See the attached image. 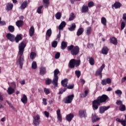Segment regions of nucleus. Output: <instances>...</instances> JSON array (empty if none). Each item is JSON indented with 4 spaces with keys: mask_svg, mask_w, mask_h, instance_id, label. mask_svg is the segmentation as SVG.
<instances>
[{
    "mask_svg": "<svg viewBox=\"0 0 126 126\" xmlns=\"http://www.w3.org/2000/svg\"><path fill=\"white\" fill-rule=\"evenodd\" d=\"M26 45L27 44L26 43H25V41H22L19 44L18 55H19L20 56L18 59V62L20 65V67L21 69H22L23 67V63H24V62H25L23 54H24V51H25Z\"/></svg>",
    "mask_w": 126,
    "mask_h": 126,
    "instance_id": "1",
    "label": "nucleus"
},
{
    "mask_svg": "<svg viewBox=\"0 0 126 126\" xmlns=\"http://www.w3.org/2000/svg\"><path fill=\"white\" fill-rule=\"evenodd\" d=\"M108 99H109V97L106 94H102L97 97V99L93 101V110H98L99 106H100L102 103H106Z\"/></svg>",
    "mask_w": 126,
    "mask_h": 126,
    "instance_id": "2",
    "label": "nucleus"
},
{
    "mask_svg": "<svg viewBox=\"0 0 126 126\" xmlns=\"http://www.w3.org/2000/svg\"><path fill=\"white\" fill-rule=\"evenodd\" d=\"M68 51H71V54L75 57L79 54V47L78 46H75L71 45L67 47Z\"/></svg>",
    "mask_w": 126,
    "mask_h": 126,
    "instance_id": "3",
    "label": "nucleus"
},
{
    "mask_svg": "<svg viewBox=\"0 0 126 126\" xmlns=\"http://www.w3.org/2000/svg\"><path fill=\"white\" fill-rule=\"evenodd\" d=\"M81 61L80 60H77L75 59H71L70 60L68 64V66L70 68H74V67H78L80 65Z\"/></svg>",
    "mask_w": 126,
    "mask_h": 126,
    "instance_id": "4",
    "label": "nucleus"
},
{
    "mask_svg": "<svg viewBox=\"0 0 126 126\" xmlns=\"http://www.w3.org/2000/svg\"><path fill=\"white\" fill-rule=\"evenodd\" d=\"M60 73H61V72L59 69H56L54 70V78L52 82L53 85L56 87L58 86V81H59V76H58V74H60Z\"/></svg>",
    "mask_w": 126,
    "mask_h": 126,
    "instance_id": "5",
    "label": "nucleus"
},
{
    "mask_svg": "<svg viewBox=\"0 0 126 126\" xmlns=\"http://www.w3.org/2000/svg\"><path fill=\"white\" fill-rule=\"evenodd\" d=\"M105 66L106 65L105 64H102V65L99 67L95 72V75L97 76V75L100 76L101 78H102V72L103 71V69L105 68Z\"/></svg>",
    "mask_w": 126,
    "mask_h": 126,
    "instance_id": "6",
    "label": "nucleus"
},
{
    "mask_svg": "<svg viewBox=\"0 0 126 126\" xmlns=\"http://www.w3.org/2000/svg\"><path fill=\"white\" fill-rule=\"evenodd\" d=\"M73 98H74V94H73L67 96V97H65L64 103L65 104H70L72 102Z\"/></svg>",
    "mask_w": 126,
    "mask_h": 126,
    "instance_id": "7",
    "label": "nucleus"
},
{
    "mask_svg": "<svg viewBox=\"0 0 126 126\" xmlns=\"http://www.w3.org/2000/svg\"><path fill=\"white\" fill-rule=\"evenodd\" d=\"M40 123H41V121H40V116L37 114L33 117V124L34 126H37L40 125Z\"/></svg>",
    "mask_w": 126,
    "mask_h": 126,
    "instance_id": "8",
    "label": "nucleus"
},
{
    "mask_svg": "<svg viewBox=\"0 0 126 126\" xmlns=\"http://www.w3.org/2000/svg\"><path fill=\"white\" fill-rule=\"evenodd\" d=\"M110 108H111L110 106H100L99 107V113L100 114H104V113H105V111L109 110V109H110Z\"/></svg>",
    "mask_w": 126,
    "mask_h": 126,
    "instance_id": "9",
    "label": "nucleus"
},
{
    "mask_svg": "<svg viewBox=\"0 0 126 126\" xmlns=\"http://www.w3.org/2000/svg\"><path fill=\"white\" fill-rule=\"evenodd\" d=\"M79 116L80 118H87L86 110H81L79 111Z\"/></svg>",
    "mask_w": 126,
    "mask_h": 126,
    "instance_id": "10",
    "label": "nucleus"
},
{
    "mask_svg": "<svg viewBox=\"0 0 126 126\" xmlns=\"http://www.w3.org/2000/svg\"><path fill=\"white\" fill-rule=\"evenodd\" d=\"M14 35L10 33H7L6 37L8 40H9L11 42H14Z\"/></svg>",
    "mask_w": 126,
    "mask_h": 126,
    "instance_id": "11",
    "label": "nucleus"
},
{
    "mask_svg": "<svg viewBox=\"0 0 126 126\" xmlns=\"http://www.w3.org/2000/svg\"><path fill=\"white\" fill-rule=\"evenodd\" d=\"M47 72V69H46L45 67H41L40 68V72H39V74L40 75H42L43 76V75H45V74H46Z\"/></svg>",
    "mask_w": 126,
    "mask_h": 126,
    "instance_id": "12",
    "label": "nucleus"
},
{
    "mask_svg": "<svg viewBox=\"0 0 126 126\" xmlns=\"http://www.w3.org/2000/svg\"><path fill=\"white\" fill-rule=\"evenodd\" d=\"M68 79H64L61 81V84L64 88H66L67 87V84L68 83Z\"/></svg>",
    "mask_w": 126,
    "mask_h": 126,
    "instance_id": "13",
    "label": "nucleus"
},
{
    "mask_svg": "<svg viewBox=\"0 0 126 126\" xmlns=\"http://www.w3.org/2000/svg\"><path fill=\"white\" fill-rule=\"evenodd\" d=\"M121 6H122V3L118 1L115 2L114 4L112 5V8L115 7L116 9H118V8H120Z\"/></svg>",
    "mask_w": 126,
    "mask_h": 126,
    "instance_id": "14",
    "label": "nucleus"
},
{
    "mask_svg": "<svg viewBox=\"0 0 126 126\" xmlns=\"http://www.w3.org/2000/svg\"><path fill=\"white\" fill-rule=\"evenodd\" d=\"M110 43L113 44L115 46L118 45V39L115 37H112L110 38Z\"/></svg>",
    "mask_w": 126,
    "mask_h": 126,
    "instance_id": "15",
    "label": "nucleus"
},
{
    "mask_svg": "<svg viewBox=\"0 0 126 126\" xmlns=\"http://www.w3.org/2000/svg\"><path fill=\"white\" fill-rule=\"evenodd\" d=\"M73 118H74V115L72 113H70L66 116V120L68 122H71Z\"/></svg>",
    "mask_w": 126,
    "mask_h": 126,
    "instance_id": "16",
    "label": "nucleus"
},
{
    "mask_svg": "<svg viewBox=\"0 0 126 126\" xmlns=\"http://www.w3.org/2000/svg\"><path fill=\"white\" fill-rule=\"evenodd\" d=\"M28 5V2L27 1V0H26L22 3L20 7V8L22 10L25 9L26 7H27Z\"/></svg>",
    "mask_w": 126,
    "mask_h": 126,
    "instance_id": "17",
    "label": "nucleus"
},
{
    "mask_svg": "<svg viewBox=\"0 0 126 126\" xmlns=\"http://www.w3.org/2000/svg\"><path fill=\"white\" fill-rule=\"evenodd\" d=\"M57 119L59 122H63V117H62V115H61V109H58L57 110Z\"/></svg>",
    "mask_w": 126,
    "mask_h": 126,
    "instance_id": "18",
    "label": "nucleus"
},
{
    "mask_svg": "<svg viewBox=\"0 0 126 126\" xmlns=\"http://www.w3.org/2000/svg\"><path fill=\"white\" fill-rule=\"evenodd\" d=\"M24 24V22H23V21L21 20H18L16 22V25L19 28H20V27H22Z\"/></svg>",
    "mask_w": 126,
    "mask_h": 126,
    "instance_id": "19",
    "label": "nucleus"
},
{
    "mask_svg": "<svg viewBox=\"0 0 126 126\" xmlns=\"http://www.w3.org/2000/svg\"><path fill=\"white\" fill-rule=\"evenodd\" d=\"M42 2L45 8H48L50 6L49 0H43Z\"/></svg>",
    "mask_w": 126,
    "mask_h": 126,
    "instance_id": "20",
    "label": "nucleus"
},
{
    "mask_svg": "<svg viewBox=\"0 0 126 126\" xmlns=\"http://www.w3.org/2000/svg\"><path fill=\"white\" fill-rule=\"evenodd\" d=\"M87 60H89V63L91 65H94L95 64V60H94L93 57H87Z\"/></svg>",
    "mask_w": 126,
    "mask_h": 126,
    "instance_id": "21",
    "label": "nucleus"
},
{
    "mask_svg": "<svg viewBox=\"0 0 126 126\" xmlns=\"http://www.w3.org/2000/svg\"><path fill=\"white\" fill-rule=\"evenodd\" d=\"M21 40H22L21 34H17L16 37L15 36H14V41H15L16 43H18Z\"/></svg>",
    "mask_w": 126,
    "mask_h": 126,
    "instance_id": "22",
    "label": "nucleus"
},
{
    "mask_svg": "<svg viewBox=\"0 0 126 126\" xmlns=\"http://www.w3.org/2000/svg\"><path fill=\"white\" fill-rule=\"evenodd\" d=\"M34 33H35V29L32 26L30 28L29 30V35L30 37H33V36H34Z\"/></svg>",
    "mask_w": 126,
    "mask_h": 126,
    "instance_id": "23",
    "label": "nucleus"
},
{
    "mask_svg": "<svg viewBox=\"0 0 126 126\" xmlns=\"http://www.w3.org/2000/svg\"><path fill=\"white\" fill-rule=\"evenodd\" d=\"M21 101L23 103V104H27V102L28 101L27 96L25 94H23V97L21 99Z\"/></svg>",
    "mask_w": 126,
    "mask_h": 126,
    "instance_id": "24",
    "label": "nucleus"
},
{
    "mask_svg": "<svg viewBox=\"0 0 126 126\" xmlns=\"http://www.w3.org/2000/svg\"><path fill=\"white\" fill-rule=\"evenodd\" d=\"M13 8V4L12 3H8L6 6V10H12Z\"/></svg>",
    "mask_w": 126,
    "mask_h": 126,
    "instance_id": "25",
    "label": "nucleus"
},
{
    "mask_svg": "<svg viewBox=\"0 0 126 126\" xmlns=\"http://www.w3.org/2000/svg\"><path fill=\"white\" fill-rule=\"evenodd\" d=\"M88 10H89V9H88V6L84 5L82 7L81 12L82 13H86V12H88Z\"/></svg>",
    "mask_w": 126,
    "mask_h": 126,
    "instance_id": "26",
    "label": "nucleus"
},
{
    "mask_svg": "<svg viewBox=\"0 0 126 126\" xmlns=\"http://www.w3.org/2000/svg\"><path fill=\"white\" fill-rule=\"evenodd\" d=\"M84 32V29L83 28H80L76 33L77 36H80V35H82L83 32Z\"/></svg>",
    "mask_w": 126,
    "mask_h": 126,
    "instance_id": "27",
    "label": "nucleus"
},
{
    "mask_svg": "<svg viewBox=\"0 0 126 126\" xmlns=\"http://www.w3.org/2000/svg\"><path fill=\"white\" fill-rule=\"evenodd\" d=\"M109 52V48L108 47L105 46L102 48L101 50V53L103 55H107Z\"/></svg>",
    "mask_w": 126,
    "mask_h": 126,
    "instance_id": "28",
    "label": "nucleus"
},
{
    "mask_svg": "<svg viewBox=\"0 0 126 126\" xmlns=\"http://www.w3.org/2000/svg\"><path fill=\"white\" fill-rule=\"evenodd\" d=\"M7 92L9 95H11V94H13V93L15 92V90H14V89L12 88L11 87H10L8 88Z\"/></svg>",
    "mask_w": 126,
    "mask_h": 126,
    "instance_id": "29",
    "label": "nucleus"
},
{
    "mask_svg": "<svg viewBox=\"0 0 126 126\" xmlns=\"http://www.w3.org/2000/svg\"><path fill=\"white\" fill-rule=\"evenodd\" d=\"M65 25H66V23L64 21L62 22L60 25L59 26V30H63L64 27H65Z\"/></svg>",
    "mask_w": 126,
    "mask_h": 126,
    "instance_id": "30",
    "label": "nucleus"
},
{
    "mask_svg": "<svg viewBox=\"0 0 126 126\" xmlns=\"http://www.w3.org/2000/svg\"><path fill=\"white\" fill-rule=\"evenodd\" d=\"M75 28H76V25H75V23H72L71 24V26L70 28H68V30L69 31H74Z\"/></svg>",
    "mask_w": 126,
    "mask_h": 126,
    "instance_id": "31",
    "label": "nucleus"
},
{
    "mask_svg": "<svg viewBox=\"0 0 126 126\" xmlns=\"http://www.w3.org/2000/svg\"><path fill=\"white\" fill-rule=\"evenodd\" d=\"M66 47H67V43L64 41H62L61 47L62 50H65Z\"/></svg>",
    "mask_w": 126,
    "mask_h": 126,
    "instance_id": "32",
    "label": "nucleus"
},
{
    "mask_svg": "<svg viewBox=\"0 0 126 126\" xmlns=\"http://www.w3.org/2000/svg\"><path fill=\"white\" fill-rule=\"evenodd\" d=\"M99 120H100V118L97 117V116H96L95 114L94 115L92 114L93 123H95V122H97V121H99Z\"/></svg>",
    "mask_w": 126,
    "mask_h": 126,
    "instance_id": "33",
    "label": "nucleus"
},
{
    "mask_svg": "<svg viewBox=\"0 0 126 126\" xmlns=\"http://www.w3.org/2000/svg\"><path fill=\"white\" fill-rule=\"evenodd\" d=\"M46 36H48V37H49L52 36V29H49L47 31ZM46 40H48V38L47 37H46Z\"/></svg>",
    "mask_w": 126,
    "mask_h": 126,
    "instance_id": "34",
    "label": "nucleus"
},
{
    "mask_svg": "<svg viewBox=\"0 0 126 126\" xmlns=\"http://www.w3.org/2000/svg\"><path fill=\"white\" fill-rule=\"evenodd\" d=\"M8 30H9V32L11 33H13L15 30V28H14V26L10 25L8 27Z\"/></svg>",
    "mask_w": 126,
    "mask_h": 126,
    "instance_id": "35",
    "label": "nucleus"
},
{
    "mask_svg": "<svg viewBox=\"0 0 126 126\" xmlns=\"http://www.w3.org/2000/svg\"><path fill=\"white\" fill-rule=\"evenodd\" d=\"M101 22L103 25L106 26V25H107V19L106 18L104 17H102L101 19Z\"/></svg>",
    "mask_w": 126,
    "mask_h": 126,
    "instance_id": "36",
    "label": "nucleus"
},
{
    "mask_svg": "<svg viewBox=\"0 0 126 126\" xmlns=\"http://www.w3.org/2000/svg\"><path fill=\"white\" fill-rule=\"evenodd\" d=\"M119 110L121 112H125L126 110V105L125 104H122L119 106Z\"/></svg>",
    "mask_w": 126,
    "mask_h": 126,
    "instance_id": "37",
    "label": "nucleus"
},
{
    "mask_svg": "<svg viewBox=\"0 0 126 126\" xmlns=\"http://www.w3.org/2000/svg\"><path fill=\"white\" fill-rule=\"evenodd\" d=\"M36 56H37V55L36 54V53H35L34 52H32L30 54V58H31V60H34V59H35V58H36Z\"/></svg>",
    "mask_w": 126,
    "mask_h": 126,
    "instance_id": "38",
    "label": "nucleus"
},
{
    "mask_svg": "<svg viewBox=\"0 0 126 126\" xmlns=\"http://www.w3.org/2000/svg\"><path fill=\"white\" fill-rule=\"evenodd\" d=\"M43 5H41L37 8L36 12H37V13H38V14H41L42 9H43Z\"/></svg>",
    "mask_w": 126,
    "mask_h": 126,
    "instance_id": "39",
    "label": "nucleus"
},
{
    "mask_svg": "<svg viewBox=\"0 0 126 126\" xmlns=\"http://www.w3.org/2000/svg\"><path fill=\"white\" fill-rule=\"evenodd\" d=\"M32 69H36L37 68V63L35 61L33 62L32 64Z\"/></svg>",
    "mask_w": 126,
    "mask_h": 126,
    "instance_id": "40",
    "label": "nucleus"
},
{
    "mask_svg": "<svg viewBox=\"0 0 126 126\" xmlns=\"http://www.w3.org/2000/svg\"><path fill=\"white\" fill-rule=\"evenodd\" d=\"M67 89V88H61L59 90V92L58 93V94H63V92H65V91H66V90Z\"/></svg>",
    "mask_w": 126,
    "mask_h": 126,
    "instance_id": "41",
    "label": "nucleus"
},
{
    "mask_svg": "<svg viewBox=\"0 0 126 126\" xmlns=\"http://www.w3.org/2000/svg\"><path fill=\"white\" fill-rule=\"evenodd\" d=\"M52 82L53 83V81L52 80V79H47L45 80V83L46 85H50V84H52Z\"/></svg>",
    "mask_w": 126,
    "mask_h": 126,
    "instance_id": "42",
    "label": "nucleus"
},
{
    "mask_svg": "<svg viewBox=\"0 0 126 126\" xmlns=\"http://www.w3.org/2000/svg\"><path fill=\"white\" fill-rule=\"evenodd\" d=\"M75 74L77 76L78 78H79L81 75V72H80L79 70H76L75 71Z\"/></svg>",
    "mask_w": 126,
    "mask_h": 126,
    "instance_id": "43",
    "label": "nucleus"
},
{
    "mask_svg": "<svg viewBox=\"0 0 126 126\" xmlns=\"http://www.w3.org/2000/svg\"><path fill=\"white\" fill-rule=\"evenodd\" d=\"M44 92L46 94V95H48V94H50L51 93V92L50 91V89L45 88L44 89Z\"/></svg>",
    "mask_w": 126,
    "mask_h": 126,
    "instance_id": "44",
    "label": "nucleus"
},
{
    "mask_svg": "<svg viewBox=\"0 0 126 126\" xmlns=\"http://www.w3.org/2000/svg\"><path fill=\"white\" fill-rule=\"evenodd\" d=\"M91 27H88L87 29V32H86V34L87 35H88V36H89V35H90V34H91Z\"/></svg>",
    "mask_w": 126,
    "mask_h": 126,
    "instance_id": "45",
    "label": "nucleus"
},
{
    "mask_svg": "<svg viewBox=\"0 0 126 126\" xmlns=\"http://www.w3.org/2000/svg\"><path fill=\"white\" fill-rule=\"evenodd\" d=\"M51 45L53 48H56L57 46H58V41H53Z\"/></svg>",
    "mask_w": 126,
    "mask_h": 126,
    "instance_id": "46",
    "label": "nucleus"
},
{
    "mask_svg": "<svg viewBox=\"0 0 126 126\" xmlns=\"http://www.w3.org/2000/svg\"><path fill=\"white\" fill-rule=\"evenodd\" d=\"M55 17L57 19H61V18L62 17V13L61 12H58L56 14Z\"/></svg>",
    "mask_w": 126,
    "mask_h": 126,
    "instance_id": "47",
    "label": "nucleus"
},
{
    "mask_svg": "<svg viewBox=\"0 0 126 126\" xmlns=\"http://www.w3.org/2000/svg\"><path fill=\"white\" fill-rule=\"evenodd\" d=\"M74 19V13H71L69 18V21H72Z\"/></svg>",
    "mask_w": 126,
    "mask_h": 126,
    "instance_id": "48",
    "label": "nucleus"
},
{
    "mask_svg": "<svg viewBox=\"0 0 126 126\" xmlns=\"http://www.w3.org/2000/svg\"><path fill=\"white\" fill-rule=\"evenodd\" d=\"M94 6V2L91 1L88 4V7H92Z\"/></svg>",
    "mask_w": 126,
    "mask_h": 126,
    "instance_id": "49",
    "label": "nucleus"
},
{
    "mask_svg": "<svg viewBox=\"0 0 126 126\" xmlns=\"http://www.w3.org/2000/svg\"><path fill=\"white\" fill-rule=\"evenodd\" d=\"M125 27H126V23L124 22H122L121 23V30L122 31V30H124L125 29Z\"/></svg>",
    "mask_w": 126,
    "mask_h": 126,
    "instance_id": "50",
    "label": "nucleus"
},
{
    "mask_svg": "<svg viewBox=\"0 0 126 126\" xmlns=\"http://www.w3.org/2000/svg\"><path fill=\"white\" fill-rule=\"evenodd\" d=\"M0 25L2 26H3V25H6V23H5V21H1V17H0Z\"/></svg>",
    "mask_w": 126,
    "mask_h": 126,
    "instance_id": "51",
    "label": "nucleus"
},
{
    "mask_svg": "<svg viewBox=\"0 0 126 126\" xmlns=\"http://www.w3.org/2000/svg\"><path fill=\"white\" fill-rule=\"evenodd\" d=\"M60 57H61V53H60V52H57L55 56V59H60Z\"/></svg>",
    "mask_w": 126,
    "mask_h": 126,
    "instance_id": "52",
    "label": "nucleus"
},
{
    "mask_svg": "<svg viewBox=\"0 0 126 126\" xmlns=\"http://www.w3.org/2000/svg\"><path fill=\"white\" fill-rule=\"evenodd\" d=\"M115 93L116 94H118V95H122L123 94V92H122V91L120 90H117L115 91Z\"/></svg>",
    "mask_w": 126,
    "mask_h": 126,
    "instance_id": "53",
    "label": "nucleus"
},
{
    "mask_svg": "<svg viewBox=\"0 0 126 126\" xmlns=\"http://www.w3.org/2000/svg\"><path fill=\"white\" fill-rule=\"evenodd\" d=\"M74 88V85H68L67 86V89H73V88Z\"/></svg>",
    "mask_w": 126,
    "mask_h": 126,
    "instance_id": "54",
    "label": "nucleus"
},
{
    "mask_svg": "<svg viewBox=\"0 0 126 126\" xmlns=\"http://www.w3.org/2000/svg\"><path fill=\"white\" fill-rule=\"evenodd\" d=\"M106 83L107 84H111V83H112V80H111L110 78H106Z\"/></svg>",
    "mask_w": 126,
    "mask_h": 126,
    "instance_id": "55",
    "label": "nucleus"
},
{
    "mask_svg": "<svg viewBox=\"0 0 126 126\" xmlns=\"http://www.w3.org/2000/svg\"><path fill=\"white\" fill-rule=\"evenodd\" d=\"M102 85H107V81L106 79H103L101 80Z\"/></svg>",
    "mask_w": 126,
    "mask_h": 126,
    "instance_id": "56",
    "label": "nucleus"
},
{
    "mask_svg": "<svg viewBox=\"0 0 126 126\" xmlns=\"http://www.w3.org/2000/svg\"><path fill=\"white\" fill-rule=\"evenodd\" d=\"M116 103V105H120V106L123 105V102L121 100H117Z\"/></svg>",
    "mask_w": 126,
    "mask_h": 126,
    "instance_id": "57",
    "label": "nucleus"
},
{
    "mask_svg": "<svg viewBox=\"0 0 126 126\" xmlns=\"http://www.w3.org/2000/svg\"><path fill=\"white\" fill-rule=\"evenodd\" d=\"M123 19L124 20V21H125V23L126 24V13H125L123 15Z\"/></svg>",
    "mask_w": 126,
    "mask_h": 126,
    "instance_id": "58",
    "label": "nucleus"
},
{
    "mask_svg": "<svg viewBox=\"0 0 126 126\" xmlns=\"http://www.w3.org/2000/svg\"><path fill=\"white\" fill-rule=\"evenodd\" d=\"M123 120V119H122L120 123H121V125H122V126H126V121L125 120Z\"/></svg>",
    "mask_w": 126,
    "mask_h": 126,
    "instance_id": "59",
    "label": "nucleus"
},
{
    "mask_svg": "<svg viewBox=\"0 0 126 126\" xmlns=\"http://www.w3.org/2000/svg\"><path fill=\"white\" fill-rule=\"evenodd\" d=\"M44 115L46 116V118H49L50 116V113L48 111H44Z\"/></svg>",
    "mask_w": 126,
    "mask_h": 126,
    "instance_id": "60",
    "label": "nucleus"
},
{
    "mask_svg": "<svg viewBox=\"0 0 126 126\" xmlns=\"http://www.w3.org/2000/svg\"><path fill=\"white\" fill-rule=\"evenodd\" d=\"M60 39H61V32H59V34L57 36V38L56 40H58V41H60Z\"/></svg>",
    "mask_w": 126,
    "mask_h": 126,
    "instance_id": "61",
    "label": "nucleus"
},
{
    "mask_svg": "<svg viewBox=\"0 0 126 126\" xmlns=\"http://www.w3.org/2000/svg\"><path fill=\"white\" fill-rule=\"evenodd\" d=\"M43 103L44 105H47V99L46 98H43L42 99Z\"/></svg>",
    "mask_w": 126,
    "mask_h": 126,
    "instance_id": "62",
    "label": "nucleus"
},
{
    "mask_svg": "<svg viewBox=\"0 0 126 126\" xmlns=\"http://www.w3.org/2000/svg\"><path fill=\"white\" fill-rule=\"evenodd\" d=\"M80 98H85L86 96L85 94L82 93L80 94Z\"/></svg>",
    "mask_w": 126,
    "mask_h": 126,
    "instance_id": "63",
    "label": "nucleus"
},
{
    "mask_svg": "<svg viewBox=\"0 0 126 126\" xmlns=\"http://www.w3.org/2000/svg\"><path fill=\"white\" fill-rule=\"evenodd\" d=\"M125 81H126V76L122 78L121 83H124Z\"/></svg>",
    "mask_w": 126,
    "mask_h": 126,
    "instance_id": "64",
    "label": "nucleus"
}]
</instances>
